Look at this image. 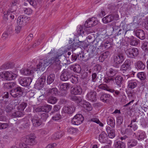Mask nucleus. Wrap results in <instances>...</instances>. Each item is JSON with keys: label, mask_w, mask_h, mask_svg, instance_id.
Returning <instances> with one entry per match:
<instances>
[{"label": "nucleus", "mask_w": 148, "mask_h": 148, "mask_svg": "<svg viewBox=\"0 0 148 148\" xmlns=\"http://www.w3.org/2000/svg\"><path fill=\"white\" fill-rule=\"evenodd\" d=\"M136 36L141 40H143L145 38V33L142 29L137 30L136 32Z\"/></svg>", "instance_id": "nucleus-22"}, {"label": "nucleus", "mask_w": 148, "mask_h": 148, "mask_svg": "<svg viewBox=\"0 0 148 148\" xmlns=\"http://www.w3.org/2000/svg\"><path fill=\"white\" fill-rule=\"evenodd\" d=\"M130 62L129 60H127L121 66V70H126L130 67Z\"/></svg>", "instance_id": "nucleus-24"}, {"label": "nucleus", "mask_w": 148, "mask_h": 148, "mask_svg": "<svg viewBox=\"0 0 148 148\" xmlns=\"http://www.w3.org/2000/svg\"><path fill=\"white\" fill-rule=\"evenodd\" d=\"M110 53L109 51H106L101 54L99 57V60L100 61L102 62H103L108 57L110 54Z\"/></svg>", "instance_id": "nucleus-28"}, {"label": "nucleus", "mask_w": 148, "mask_h": 148, "mask_svg": "<svg viewBox=\"0 0 148 148\" xmlns=\"http://www.w3.org/2000/svg\"><path fill=\"white\" fill-rule=\"evenodd\" d=\"M75 107L73 105L71 106H65L63 107V111L66 113L71 114L75 111Z\"/></svg>", "instance_id": "nucleus-18"}, {"label": "nucleus", "mask_w": 148, "mask_h": 148, "mask_svg": "<svg viewBox=\"0 0 148 148\" xmlns=\"http://www.w3.org/2000/svg\"><path fill=\"white\" fill-rule=\"evenodd\" d=\"M77 56L78 59L80 60H85L88 59V58H86L85 55L82 53H79V54H78Z\"/></svg>", "instance_id": "nucleus-53"}, {"label": "nucleus", "mask_w": 148, "mask_h": 148, "mask_svg": "<svg viewBox=\"0 0 148 148\" xmlns=\"http://www.w3.org/2000/svg\"><path fill=\"white\" fill-rule=\"evenodd\" d=\"M58 100V99L55 97L53 96H50L49 97L48 100V102L52 104L56 103Z\"/></svg>", "instance_id": "nucleus-46"}, {"label": "nucleus", "mask_w": 148, "mask_h": 148, "mask_svg": "<svg viewBox=\"0 0 148 148\" xmlns=\"http://www.w3.org/2000/svg\"><path fill=\"white\" fill-rule=\"evenodd\" d=\"M125 59L123 54L122 53H119L113 56L112 62L114 67L118 68L119 64L122 63Z\"/></svg>", "instance_id": "nucleus-2"}, {"label": "nucleus", "mask_w": 148, "mask_h": 148, "mask_svg": "<svg viewBox=\"0 0 148 148\" xmlns=\"http://www.w3.org/2000/svg\"><path fill=\"white\" fill-rule=\"evenodd\" d=\"M55 75L51 74L48 75L47 78V82L48 84H50L53 83L55 79Z\"/></svg>", "instance_id": "nucleus-39"}, {"label": "nucleus", "mask_w": 148, "mask_h": 148, "mask_svg": "<svg viewBox=\"0 0 148 148\" xmlns=\"http://www.w3.org/2000/svg\"><path fill=\"white\" fill-rule=\"evenodd\" d=\"M71 70H73V71L77 73H79L81 72V69L79 65H76L75 66L74 65H72L70 66Z\"/></svg>", "instance_id": "nucleus-42"}, {"label": "nucleus", "mask_w": 148, "mask_h": 148, "mask_svg": "<svg viewBox=\"0 0 148 148\" xmlns=\"http://www.w3.org/2000/svg\"><path fill=\"white\" fill-rule=\"evenodd\" d=\"M98 23V21L96 20L95 18V17H92L89 18L86 21L84 26L86 27H90L96 25Z\"/></svg>", "instance_id": "nucleus-12"}, {"label": "nucleus", "mask_w": 148, "mask_h": 148, "mask_svg": "<svg viewBox=\"0 0 148 148\" xmlns=\"http://www.w3.org/2000/svg\"><path fill=\"white\" fill-rule=\"evenodd\" d=\"M67 131L70 133L73 134L75 133L77 131V129L73 127H71L68 128Z\"/></svg>", "instance_id": "nucleus-57"}, {"label": "nucleus", "mask_w": 148, "mask_h": 148, "mask_svg": "<svg viewBox=\"0 0 148 148\" xmlns=\"http://www.w3.org/2000/svg\"><path fill=\"white\" fill-rule=\"evenodd\" d=\"M79 47V45L77 42H74L71 45H69L67 47V49L69 50L71 49L72 50H75Z\"/></svg>", "instance_id": "nucleus-44"}, {"label": "nucleus", "mask_w": 148, "mask_h": 148, "mask_svg": "<svg viewBox=\"0 0 148 148\" xmlns=\"http://www.w3.org/2000/svg\"><path fill=\"white\" fill-rule=\"evenodd\" d=\"M27 1L31 5L34 7H35L37 5V2L36 0H27Z\"/></svg>", "instance_id": "nucleus-61"}, {"label": "nucleus", "mask_w": 148, "mask_h": 148, "mask_svg": "<svg viewBox=\"0 0 148 148\" xmlns=\"http://www.w3.org/2000/svg\"><path fill=\"white\" fill-rule=\"evenodd\" d=\"M70 87L69 84L64 83L60 85V88L62 90L65 91L69 89Z\"/></svg>", "instance_id": "nucleus-47"}, {"label": "nucleus", "mask_w": 148, "mask_h": 148, "mask_svg": "<svg viewBox=\"0 0 148 148\" xmlns=\"http://www.w3.org/2000/svg\"><path fill=\"white\" fill-rule=\"evenodd\" d=\"M117 73V71L112 68H110L107 71V74L110 77H112Z\"/></svg>", "instance_id": "nucleus-40"}, {"label": "nucleus", "mask_w": 148, "mask_h": 148, "mask_svg": "<svg viewBox=\"0 0 148 148\" xmlns=\"http://www.w3.org/2000/svg\"><path fill=\"white\" fill-rule=\"evenodd\" d=\"M9 126L7 123H0V129H5L8 127Z\"/></svg>", "instance_id": "nucleus-62"}, {"label": "nucleus", "mask_w": 148, "mask_h": 148, "mask_svg": "<svg viewBox=\"0 0 148 148\" xmlns=\"http://www.w3.org/2000/svg\"><path fill=\"white\" fill-rule=\"evenodd\" d=\"M134 135L139 141H142L147 138L145 132L142 130H138L136 132L134 133Z\"/></svg>", "instance_id": "nucleus-11"}, {"label": "nucleus", "mask_w": 148, "mask_h": 148, "mask_svg": "<svg viewBox=\"0 0 148 148\" xmlns=\"http://www.w3.org/2000/svg\"><path fill=\"white\" fill-rule=\"evenodd\" d=\"M77 58V55L75 54L72 55L71 56L70 58L69 59V60L70 62L72 63L76 60Z\"/></svg>", "instance_id": "nucleus-52"}, {"label": "nucleus", "mask_w": 148, "mask_h": 148, "mask_svg": "<svg viewBox=\"0 0 148 148\" xmlns=\"http://www.w3.org/2000/svg\"><path fill=\"white\" fill-rule=\"evenodd\" d=\"M63 134V132H59L53 134L51 136V138L52 140H57L61 137Z\"/></svg>", "instance_id": "nucleus-35"}, {"label": "nucleus", "mask_w": 148, "mask_h": 148, "mask_svg": "<svg viewBox=\"0 0 148 148\" xmlns=\"http://www.w3.org/2000/svg\"><path fill=\"white\" fill-rule=\"evenodd\" d=\"M126 37L129 38V40L131 45L132 46H136L138 45V40H137L133 36H131L130 38L127 36H126Z\"/></svg>", "instance_id": "nucleus-29"}, {"label": "nucleus", "mask_w": 148, "mask_h": 148, "mask_svg": "<svg viewBox=\"0 0 148 148\" xmlns=\"http://www.w3.org/2000/svg\"><path fill=\"white\" fill-rule=\"evenodd\" d=\"M1 106L2 109L3 110H5L7 112H10L13 109L12 105L10 104H8V105H7L5 102H4V103H2Z\"/></svg>", "instance_id": "nucleus-20"}, {"label": "nucleus", "mask_w": 148, "mask_h": 148, "mask_svg": "<svg viewBox=\"0 0 148 148\" xmlns=\"http://www.w3.org/2000/svg\"><path fill=\"white\" fill-rule=\"evenodd\" d=\"M41 114V118H40L42 122L45 121L48 117V114L47 113L43 112L42 114Z\"/></svg>", "instance_id": "nucleus-50"}, {"label": "nucleus", "mask_w": 148, "mask_h": 148, "mask_svg": "<svg viewBox=\"0 0 148 148\" xmlns=\"http://www.w3.org/2000/svg\"><path fill=\"white\" fill-rule=\"evenodd\" d=\"M82 107L88 111H90L92 110V107L90 103L85 101H84L82 103Z\"/></svg>", "instance_id": "nucleus-27"}, {"label": "nucleus", "mask_w": 148, "mask_h": 148, "mask_svg": "<svg viewBox=\"0 0 148 148\" xmlns=\"http://www.w3.org/2000/svg\"><path fill=\"white\" fill-rule=\"evenodd\" d=\"M32 121L34 126L38 127L40 125L42 124V120L40 118L37 116H35L32 120Z\"/></svg>", "instance_id": "nucleus-19"}, {"label": "nucleus", "mask_w": 148, "mask_h": 148, "mask_svg": "<svg viewBox=\"0 0 148 148\" xmlns=\"http://www.w3.org/2000/svg\"><path fill=\"white\" fill-rule=\"evenodd\" d=\"M58 90L56 88L50 89L47 91V95H55L57 93Z\"/></svg>", "instance_id": "nucleus-43"}, {"label": "nucleus", "mask_w": 148, "mask_h": 148, "mask_svg": "<svg viewBox=\"0 0 148 148\" xmlns=\"http://www.w3.org/2000/svg\"><path fill=\"white\" fill-rule=\"evenodd\" d=\"M19 83L22 86H27L29 85L32 81V78L31 77L20 78L18 80Z\"/></svg>", "instance_id": "nucleus-10"}, {"label": "nucleus", "mask_w": 148, "mask_h": 148, "mask_svg": "<svg viewBox=\"0 0 148 148\" xmlns=\"http://www.w3.org/2000/svg\"><path fill=\"white\" fill-rule=\"evenodd\" d=\"M96 43H95V46L93 45H91L89 47L88 50L90 51L91 54L92 55V56L96 55L97 53L96 47L97 45L95 44Z\"/></svg>", "instance_id": "nucleus-37"}, {"label": "nucleus", "mask_w": 148, "mask_h": 148, "mask_svg": "<svg viewBox=\"0 0 148 148\" xmlns=\"http://www.w3.org/2000/svg\"><path fill=\"white\" fill-rule=\"evenodd\" d=\"M103 38L100 36H98L96 39V43H95L97 45L103 47L107 49L111 47V43L109 42H105L103 41Z\"/></svg>", "instance_id": "nucleus-3"}, {"label": "nucleus", "mask_w": 148, "mask_h": 148, "mask_svg": "<svg viewBox=\"0 0 148 148\" xmlns=\"http://www.w3.org/2000/svg\"><path fill=\"white\" fill-rule=\"evenodd\" d=\"M84 119V117L82 114H77L72 120L71 123L73 125H78L82 123Z\"/></svg>", "instance_id": "nucleus-7"}, {"label": "nucleus", "mask_w": 148, "mask_h": 148, "mask_svg": "<svg viewBox=\"0 0 148 148\" xmlns=\"http://www.w3.org/2000/svg\"><path fill=\"white\" fill-rule=\"evenodd\" d=\"M114 78L113 77H105L104 79V82L106 83H109L111 81H113L114 80Z\"/></svg>", "instance_id": "nucleus-60"}, {"label": "nucleus", "mask_w": 148, "mask_h": 148, "mask_svg": "<svg viewBox=\"0 0 148 148\" xmlns=\"http://www.w3.org/2000/svg\"><path fill=\"white\" fill-rule=\"evenodd\" d=\"M125 52L129 57L132 58H135L137 56L139 53L138 49L136 48L127 49L126 50Z\"/></svg>", "instance_id": "nucleus-5"}, {"label": "nucleus", "mask_w": 148, "mask_h": 148, "mask_svg": "<svg viewBox=\"0 0 148 148\" xmlns=\"http://www.w3.org/2000/svg\"><path fill=\"white\" fill-rule=\"evenodd\" d=\"M136 67L138 70H143L145 68V64L141 61H139L136 63Z\"/></svg>", "instance_id": "nucleus-34"}, {"label": "nucleus", "mask_w": 148, "mask_h": 148, "mask_svg": "<svg viewBox=\"0 0 148 148\" xmlns=\"http://www.w3.org/2000/svg\"><path fill=\"white\" fill-rule=\"evenodd\" d=\"M36 136L34 134H31L27 136L25 143L29 145H34L36 143Z\"/></svg>", "instance_id": "nucleus-9"}, {"label": "nucleus", "mask_w": 148, "mask_h": 148, "mask_svg": "<svg viewBox=\"0 0 148 148\" xmlns=\"http://www.w3.org/2000/svg\"><path fill=\"white\" fill-rule=\"evenodd\" d=\"M71 93L74 95H79L82 93V89L79 86H76L71 88Z\"/></svg>", "instance_id": "nucleus-17"}, {"label": "nucleus", "mask_w": 148, "mask_h": 148, "mask_svg": "<svg viewBox=\"0 0 148 148\" xmlns=\"http://www.w3.org/2000/svg\"><path fill=\"white\" fill-rule=\"evenodd\" d=\"M108 90V91L111 92L113 93V95L116 98H119L121 96H122V99H120V100L122 102H124V100H125L126 98L125 96L121 95V92L119 91L118 90H115L112 89H109Z\"/></svg>", "instance_id": "nucleus-15"}, {"label": "nucleus", "mask_w": 148, "mask_h": 148, "mask_svg": "<svg viewBox=\"0 0 148 148\" xmlns=\"http://www.w3.org/2000/svg\"><path fill=\"white\" fill-rule=\"evenodd\" d=\"M99 88L101 89L106 90L108 91L109 89H110V88H108L107 87V85L106 84H101L99 85Z\"/></svg>", "instance_id": "nucleus-58"}, {"label": "nucleus", "mask_w": 148, "mask_h": 148, "mask_svg": "<svg viewBox=\"0 0 148 148\" xmlns=\"http://www.w3.org/2000/svg\"><path fill=\"white\" fill-rule=\"evenodd\" d=\"M115 148H125V144L121 141H117L114 143Z\"/></svg>", "instance_id": "nucleus-41"}, {"label": "nucleus", "mask_w": 148, "mask_h": 148, "mask_svg": "<svg viewBox=\"0 0 148 148\" xmlns=\"http://www.w3.org/2000/svg\"><path fill=\"white\" fill-rule=\"evenodd\" d=\"M137 143V141L134 139H130L127 142V145L129 148L135 146Z\"/></svg>", "instance_id": "nucleus-31"}, {"label": "nucleus", "mask_w": 148, "mask_h": 148, "mask_svg": "<svg viewBox=\"0 0 148 148\" xmlns=\"http://www.w3.org/2000/svg\"><path fill=\"white\" fill-rule=\"evenodd\" d=\"M23 91L22 88L20 87H18L11 90L10 94L13 97H20L22 95Z\"/></svg>", "instance_id": "nucleus-8"}, {"label": "nucleus", "mask_w": 148, "mask_h": 148, "mask_svg": "<svg viewBox=\"0 0 148 148\" xmlns=\"http://www.w3.org/2000/svg\"><path fill=\"white\" fill-rule=\"evenodd\" d=\"M115 83L119 87L121 86V84L123 83L124 80L121 76L118 75L114 78Z\"/></svg>", "instance_id": "nucleus-26"}, {"label": "nucleus", "mask_w": 148, "mask_h": 148, "mask_svg": "<svg viewBox=\"0 0 148 148\" xmlns=\"http://www.w3.org/2000/svg\"><path fill=\"white\" fill-rule=\"evenodd\" d=\"M0 75L1 77L8 80L14 79L17 76L16 74L12 72L8 71L1 73Z\"/></svg>", "instance_id": "nucleus-4"}, {"label": "nucleus", "mask_w": 148, "mask_h": 148, "mask_svg": "<svg viewBox=\"0 0 148 148\" xmlns=\"http://www.w3.org/2000/svg\"><path fill=\"white\" fill-rule=\"evenodd\" d=\"M127 24H124L123 26L122 27L123 28V29L122 30L121 29H120L117 33V35H121L122 34H123L124 32L125 33V36H127V35L126 34L127 33V32L128 31L130 30L129 29H127Z\"/></svg>", "instance_id": "nucleus-23"}, {"label": "nucleus", "mask_w": 148, "mask_h": 148, "mask_svg": "<svg viewBox=\"0 0 148 148\" xmlns=\"http://www.w3.org/2000/svg\"><path fill=\"white\" fill-rule=\"evenodd\" d=\"M108 136L110 138H112L115 136V131L113 129L111 130L110 132L108 133Z\"/></svg>", "instance_id": "nucleus-54"}, {"label": "nucleus", "mask_w": 148, "mask_h": 148, "mask_svg": "<svg viewBox=\"0 0 148 148\" xmlns=\"http://www.w3.org/2000/svg\"><path fill=\"white\" fill-rule=\"evenodd\" d=\"M108 137L107 134L104 132H102L99 136V140L101 143L110 144L111 143V141L108 143L107 141Z\"/></svg>", "instance_id": "nucleus-13"}, {"label": "nucleus", "mask_w": 148, "mask_h": 148, "mask_svg": "<svg viewBox=\"0 0 148 148\" xmlns=\"http://www.w3.org/2000/svg\"><path fill=\"white\" fill-rule=\"evenodd\" d=\"M111 97L112 96H110L109 95L105 94L101 95L100 99L103 102H106L107 101H108Z\"/></svg>", "instance_id": "nucleus-30"}, {"label": "nucleus", "mask_w": 148, "mask_h": 148, "mask_svg": "<svg viewBox=\"0 0 148 148\" xmlns=\"http://www.w3.org/2000/svg\"><path fill=\"white\" fill-rule=\"evenodd\" d=\"M24 13L27 14L29 15L32 13V10L29 8H26L24 10Z\"/></svg>", "instance_id": "nucleus-63"}, {"label": "nucleus", "mask_w": 148, "mask_h": 148, "mask_svg": "<svg viewBox=\"0 0 148 148\" xmlns=\"http://www.w3.org/2000/svg\"><path fill=\"white\" fill-rule=\"evenodd\" d=\"M137 76L141 80H144L145 78V75L144 72L139 73L138 74Z\"/></svg>", "instance_id": "nucleus-59"}, {"label": "nucleus", "mask_w": 148, "mask_h": 148, "mask_svg": "<svg viewBox=\"0 0 148 148\" xmlns=\"http://www.w3.org/2000/svg\"><path fill=\"white\" fill-rule=\"evenodd\" d=\"M16 85V84L15 82L7 83L4 84L3 87L6 89H10L14 87Z\"/></svg>", "instance_id": "nucleus-36"}, {"label": "nucleus", "mask_w": 148, "mask_h": 148, "mask_svg": "<svg viewBox=\"0 0 148 148\" xmlns=\"http://www.w3.org/2000/svg\"><path fill=\"white\" fill-rule=\"evenodd\" d=\"M125 134L129 136L132 135L133 131L131 128H127L125 130Z\"/></svg>", "instance_id": "nucleus-55"}, {"label": "nucleus", "mask_w": 148, "mask_h": 148, "mask_svg": "<svg viewBox=\"0 0 148 148\" xmlns=\"http://www.w3.org/2000/svg\"><path fill=\"white\" fill-rule=\"evenodd\" d=\"M137 81L135 80H132L128 82V87L130 88L133 89L136 87L137 85Z\"/></svg>", "instance_id": "nucleus-38"}, {"label": "nucleus", "mask_w": 148, "mask_h": 148, "mask_svg": "<svg viewBox=\"0 0 148 148\" xmlns=\"http://www.w3.org/2000/svg\"><path fill=\"white\" fill-rule=\"evenodd\" d=\"M43 111L44 112H48L51 110L52 109V106L51 105H45L42 106Z\"/></svg>", "instance_id": "nucleus-49"}, {"label": "nucleus", "mask_w": 148, "mask_h": 148, "mask_svg": "<svg viewBox=\"0 0 148 148\" xmlns=\"http://www.w3.org/2000/svg\"><path fill=\"white\" fill-rule=\"evenodd\" d=\"M107 18V20L108 23L114 20H116L118 18V16L117 14L116 15H110L106 16Z\"/></svg>", "instance_id": "nucleus-45"}, {"label": "nucleus", "mask_w": 148, "mask_h": 148, "mask_svg": "<svg viewBox=\"0 0 148 148\" xmlns=\"http://www.w3.org/2000/svg\"><path fill=\"white\" fill-rule=\"evenodd\" d=\"M72 74L69 70L64 69L62 72L60 76V79L62 81H66L71 78Z\"/></svg>", "instance_id": "nucleus-6"}, {"label": "nucleus", "mask_w": 148, "mask_h": 148, "mask_svg": "<svg viewBox=\"0 0 148 148\" xmlns=\"http://www.w3.org/2000/svg\"><path fill=\"white\" fill-rule=\"evenodd\" d=\"M63 54L55 55L51 59L44 58L40 60L39 64L37 65V67L38 69L41 68L42 71L45 70V69L50 64H53L56 63V65L59 66L60 64V59Z\"/></svg>", "instance_id": "nucleus-1"}, {"label": "nucleus", "mask_w": 148, "mask_h": 148, "mask_svg": "<svg viewBox=\"0 0 148 148\" xmlns=\"http://www.w3.org/2000/svg\"><path fill=\"white\" fill-rule=\"evenodd\" d=\"M20 72L21 74L24 75H27L29 74L32 75L33 74V71H32L26 68H23L21 69Z\"/></svg>", "instance_id": "nucleus-25"}, {"label": "nucleus", "mask_w": 148, "mask_h": 148, "mask_svg": "<svg viewBox=\"0 0 148 148\" xmlns=\"http://www.w3.org/2000/svg\"><path fill=\"white\" fill-rule=\"evenodd\" d=\"M71 81L72 83L74 84H76L78 82V78L73 76L72 75L71 76Z\"/></svg>", "instance_id": "nucleus-56"}, {"label": "nucleus", "mask_w": 148, "mask_h": 148, "mask_svg": "<svg viewBox=\"0 0 148 148\" xmlns=\"http://www.w3.org/2000/svg\"><path fill=\"white\" fill-rule=\"evenodd\" d=\"M27 105L26 103L23 102L21 103L19 106L20 109H21L23 111V110L25 108Z\"/></svg>", "instance_id": "nucleus-64"}, {"label": "nucleus", "mask_w": 148, "mask_h": 148, "mask_svg": "<svg viewBox=\"0 0 148 148\" xmlns=\"http://www.w3.org/2000/svg\"><path fill=\"white\" fill-rule=\"evenodd\" d=\"M45 81V77L43 75L41 76V77L36 82L35 85L37 87H38L40 88H42L43 87Z\"/></svg>", "instance_id": "nucleus-21"}, {"label": "nucleus", "mask_w": 148, "mask_h": 148, "mask_svg": "<svg viewBox=\"0 0 148 148\" xmlns=\"http://www.w3.org/2000/svg\"><path fill=\"white\" fill-rule=\"evenodd\" d=\"M24 114L23 111L18 110L12 114L13 116L15 117H21L23 116Z\"/></svg>", "instance_id": "nucleus-48"}, {"label": "nucleus", "mask_w": 148, "mask_h": 148, "mask_svg": "<svg viewBox=\"0 0 148 148\" xmlns=\"http://www.w3.org/2000/svg\"><path fill=\"white\" fill-rule=\"evenodd\" d=\"M141 47L145 51H148V42H144L142 44Z\"/></svg>", "instance_id": "nucleus-51"}, {"label": "nucleus", "mask_w": 148, "mask_h": 148, "mask_svg": "<svg viewBox=\"0 0 148 148\" xmlns=\"http://www.w3.org/2000/svg\"><path fill=\"white\" fill-rule=\"evenodd\" d=\"M14 12H15V11H12L10 10H8L6 12H4V15L5 16L6 15L7 16H5V19L7 20V18H8L9 16L12 19H13L14 18V16L13 14H14Z\"/></svg>", "instance_id": "nucleus-32"}, {"label": "nucleus", "mask_w": 148, "mask_h": 148, "mask_svg": "<svg viewBox=\"0 0 148 148\" xmlns=\"http://www.w3.org/2000/svg\"><path fill=\"white\" fill-rule=\"evenodd\" d=\"M27 21V17L21 15L18 17L17 19V23L19 25L23 26L25 25Z\"/></svg>", "instance_id": "nucleus-16"}, {"label": "nucleus", "mask_w": 148, "mask_h": 148, "mask_svg": "<svg viewBox=\"0 0 148 148\" xmlns=\"http://www.w3.org/2000/svg\"><path fill=\"white\" fill-rule=\"evenodd\" d=\"M97 93L94 90H90L88 91L86 95L88 99L92 101H95L96 100Z\"/></svg>", "instance_id": "nucleus-14"}, {"label": "nucleus", "mask_w": 148, "mask_h": 148, "mask_svg": "<svg viewBox=\"0 0 148 148\" xmlns=\"http://www.w3.org/2000/svg\"><path fill=\"white\" fill-rule=\"evenodd\" d=\"M107 123L108 125L112 127H114L115 126V121L114 118L112 117H108L107 119Z\"/></svg>", "instance_id": "nucleus-33"}]
</instances>
